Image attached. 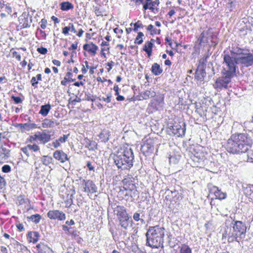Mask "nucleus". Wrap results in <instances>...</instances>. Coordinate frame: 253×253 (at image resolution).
Listing matches in <instances>:
<instances>
[{"mask_svg": "<svg viewBox=\"0 0 253 253\" xmlns=\"http://www.w3.org/2000/svg\"><path fill=\"white\" fill-rule=\"evenodd\" d=\"M230 53L224 52L223 63H226V59L229 61L230 65L235 68L236 72V64H241L244 67H248L253 65V54L246 48L233 47Z\"/></svg>", "mask_w": 253, "mask_h": 253, "instance_id": "1", "label": "nucleus"}, {"mask_svg": "<svg viewBox=\"0 0 253 253\" xmlns=\"http://www.w3.org/2000/svg\"><path fill=\"white\" fill-rule=\"evenodd\" d=\"M165 229L159 226H150L146 234V245L152 247L163 248Z\"/></svg>", "mask_w": 253, "mask_h": 253, "instance_id": "2", "label": "nucleus"}, {"mask_svg": "<svg viewBox=\"0 0 253 253\" xmlns=\"http://www.w3.org/2000/svg\"><path fill=\"white\" fill-rule=\"evenodd\" d=\"M247 141V137L245 134H233L228 140L227 150L233 154L245 152L248 149Z\"/></svg>", "mask_w": 253, "mask_h": 253, "instance_id": "3", "label": "nucleus"}, {"mask_svg": "<svg viewBox=\"0 0 253 253\" xmlns=\"http://www.w3.org/2000/svg\"><path fill=\"white\" fill-rule=\"evenodd\" d=\"M134 155L131 148L118 151L114 156V163L118 169H129L133 165Z\"/></svg>", "mask_w": 253, "mask_h": 253, "instance_id": "4", "label": "nucleus"}, {"mask_svg": "<svg viewBox=\"0 0 253 253\" xmlns=\"http://www.w3.org/2000/svg\"><path fill=\"white\" fill-rule=\"evenodd\" d=\"M226 59V63H224L226 66L222 70V76L217 79L213 84L214 87L217 89L227 88L231 79L236 75L235 68L229 64V61Z\"/></svg>", "mask_w": 253, "mask_h": 253, "instance_id": "5", "label": "nucleus"}, {"mask_svg": "<svg viewBox=\"0 0 253 253\" xmlns=\"http://www.w3.org/2000/svg\"><path fill=\"white\" fill-rule=\"evenodd\" d=\"M246 227L241 221H236L233 226L232 233L236 241L239 242L245 237Z\"/></svg>", "mask_w": 253, "mask_h": 253, "instance_id": "6", "label": "nucleus"}, {"mask_svg": "<svg viewBox=\"0 0 253 253\" xmlns=\"http://www.w3.org/2000/svg\"><path fill=\"white\" fill-rule=\"evenodd\" d=\"M212 37L213 32L211 28H209L207 30L203 31L201 33L199 38L198 39L199 44H205L208 43L209 41L211 40Z\"/></svg>", "mask_w": 253, "mask_h": 253, "instance_id": "7", "label": "nucleus"}, {"mask_svg": "<svg viewBox=\"0 0 253 253\" xmlns=\"http://www.w3.org/2000/svg\"><path fill=\"white\" fill-rule=\"evenodd\" d=\"M141 152L145 156H148L154 151V142L151 139H147L141 146Z\"/></svg>", "mask_w": 253, "mask_h": 253, "instance_id": "8", "label": "nucleus"}, {"mask_svg": "<svg viewBox=\"0 0 253 253\" xmlns=\"http://www.w3.org/2000/svg\"><path fill=\"white\" fill-rule=\"evenodd\" d=\"M47 216L51 219H57L60 221L64 220L66 218L65 214L59 210H50L47 212Z\"/></svg>", "mask_w": 253, "mask_h": 253, "instance_id": "9", "label": "nucleus"}, {"mask_svg": "<svg viewBox=\"0 0 253 253\" xmlns=\"http://www.w3.org/2000/svg\"><path fill=\"white\" fill-rule=\"evenodd\" d=\"M185 126V124L183 122H182L181 125L180 124H175L172 126V133L177 136H184L186 130Z\"/></svg>", "mask_w": 253, "mask_h": 253, "instance_id": "10", "label": "nucleus"}, {"mask_svg": "<svg viewBox=\"0 0 253 253\" xmlns=\"http://www.w3.org/2000/svg\"><path fill=\"white\" fill-rule=\"evenodd\" d=\"M29 14L26 12H23L22 14L18 18L21 27L22 28H28L30 27L31 23L32 22V16L30 17V20L28 19Z\"/></svg>", "mask_w": 253, "mask_h": 253, "instance_id": "11", "label": "nucleus"}, {"mask_svg": "<svg viewBox=\"0 0 253 253\" xmlns=\"http://www.w3.org/2000/svg\"><path fill=\"white\" fill-rule=\"evenodd\" d=\"M83 183H84L85 186L84 187V191L85 192H90L94 193L97 191V187L96 185L91 180H83Z\"/></svg>", "mask_w": 253, "mask_h": 253, "instance_id": "12", "label": "nucleus"}, {"mask_svg": "<svg viewBox=\"0 0 253 253\" xmlns=\"http://www.w3.org/2000/svg\"><path fill=\"white\" fill-rule=\"evenodd\" d=\"M211 194H214L215 198L219 200L225 199L226 198V193L221 192L217 187L213 186L209 188Z\"/></svg>", "mask_w": 253, "mask_h": 253, "instance_id": "13", "label": "nucleus"}, {"mask_svg": "<svg viewBox=\"0 0 253 253\" xmlns=\"http://www.w3.org/2000/svg\"><path fill=\"white\" fill-rule=\"evenodd\" d=\"M116 211H117L116 214L119 221L129 217L126 212V208L124 206H117Z\"/></svg>", "mask_w": 253, "mask_h": 253, "instance_id": "14", "label": "nucleus"}, {"mask_svg": "<svg viewBox=\"0 0 253 253\" xmlns=\"http://www.w3.org/2000/svg\"><path fill=\"white\" fill-rule=\"evenodd\" d=\"M53 157L61 163H64L68 160L67 155L62 150L55 151L53 155Z\"/></svg>", "mask_w": 253, "mask_h": 253, "instance_id": "15", "label": "nucleus"}, {"mask_svg": "<svg viewBox=\"0 0 253 253\" xmlns=\"http://www.w3.org/2000/svg\"><path fill=\"white\" fill-rule=\"evenodd\" d=\"M83 49L90 52L93 55H95L96 54L97 50L98 49V47L92 42H91L89 43L84 44L83 46Z\"/></svg>", "mask_w": 253, "mask_h": 253, "instance_id": "16", "label": "nucleus"}, {"mask_svg": "<svg viewBox=\"0 0 253 253\" xmlns=\"http://www.w3.org/2000/svg\"><path fill=\"white\" fill-rule=\"evenodd\" d=\"M37 137L38 140H39L41 143L45 144L48 142L50 140L51 135L50 134H47L46 133L43 132H38L36 133Z\"/></svg>", "mask_w": 253, "mask_h": 253, "instance_id": "17", "label": "nucleus"}, {"mask_svg": "<svg viewBox=\"0 0 253 253\" xmlns=\"http://www.w3.org/2000/svg\"><path fill=\"white\" fill-rule=\"evenodd\" d=\"M38 253H51L52 249L43 243L39 244L37 245Z\"/></svg>", "mask_w": 253, "mask_h": 253, "instance_id": "18", "label": "nucleus"}, {"mask_svg": "<svg viewBox=\"0 0 253 253\" xmlns=\"http://www.w3.org/2000/svg\"><path fill=\"white\" fill-rule=\"evenodd\" d=\"M206 75L205 70L198 67L195 72V78L198 81H203Z\"/></svg>", "mask_w": 253, "mask_h": 253, "instance_id": "19", "label": "nucleus"}, {"mask_svg": "<svg viewBox=\"0 0 253 253\" xmlns=\"http://www.w3.org/2000/svg\"><path fill=\"white\" fill-rule=\"evenodd\" d=\"M10 156V150L1 145L0 147V160H6Z\"/></svg>", "mask_w": 253, "mask_h": 253, "instance_id": "20", "label": "nucleus"}, {"mask_svg": "<svg viewBox=\"0 0 253 253\" xmlns=\"http://www.w3.org/2000/svg\"><path fill=\"white\" fill-rule=\"evenodd\" d=\"M192 160L194 162V167H201L203 165L204 157H201L198 154L194 155Z\"/></svg>", "mask_w": 253, "mask_h": 253, "instance_id": "21", "label": "nucleus"}, {"mask_svg": "<svg viewBox=\"0 0 253 253\" xmlns=\"http://www.w3.org/2000/svg\"><path fill=\"white\" fill-rule=\"evenodd\" d=\"M119 223L123 228L127 230L128 227H131L133 222L130 216L126 219L119 221Z\"/></svg>", "mask_w": 253, "mask_h": 253, "instance_id": "22", "label": "nucleus"}, {"mask_svg": "<svg viewBox=\"0 0 253 253\" xmlns=\"http://www.w3.org/2000/svg\"><path fill=\"white\" fill-rule=\"evenodd\" d=\"M22 131H29L37 127V125L34 123L20 124L19 125Z\"/></svg>", "mask_w": 253, "mask_h": 253, "instance_id": "23", "label": "nucleus"}, {"mask_svg": "<svg viewBox=\"0 0 253 253\" xmlns=\"http://www.w3.org/2000/svg\"><path fill=\"white\" fill-rule=\"evenodd\" d=\"M59 123L55 121L49 119H45L42 123L43 127H53L54 126L59 125Z\"/></svg>", "mask_w": 253, "mask_h": 253, "instance_id": "24", "label": "nucleus"}, {"mask_svg": "<svg viewBox=\"0 0 253 253\" xmlns=\"http://www.w3.org/2000/svg\"><path fill=\"white\" fill-rule=\"evenodd\" d=\"M110 136V132L107 129H103L99 135V138L101 139L102 141L104 142L109 140Z\"/></svg>", "mask_w": 253, "mask_h": 253, "instance_id": "25", "label": "nucleus"}, {"mask_svg": "<svg viewBox=\"0 0 253 253\" xmlns=\"http://www.w3.org/2000/svg\"><path fill=\"white\" fill-rule=\"evenodd\" d=\"M51 108V105L49 104L42 105L39 114H41L43 117H45L48 114Z\"/></svg>", "mask_w": 253, "mask_h": 253, "instance_id": "26", "label": "nucleus"}, {"mask_svg": "<svg viewBox=\"0 0 253 253\" xmlns=\"http://www.w3.org/2000/svg\"><path fill=\"white\" fill-rule=\"evenodd\" d=\"M151 71L155 76H158L163 72V69L158 64L155 63L152 66Z\"/></svg>", "mask_w": 253, "mask_h": 253, "instance_id": "27", "label": "nucleus"}, {"mask_svg": "<svg viewBox=\"0 0 253 253\" xmlns=\"http://www.w3.org/2000/svg\"><path fill=\"white\" fill-rule=\"evenodd\" d=\"M60 6V9L63 11H67L74 8L73 4L69 1L61 2Z\"/></svg>", "mask_w": 253, "mask_h": 253, "instance_id": "28", "label": "nucleus"}, {"mask_svg": "<svg viewBox=\"0 0 253 253\" xmlns=\"http://www.w3.org/2000/svg\"><path fill=\"white\" fill-rule=\"evenodd\" d=\"M39 234L38 232L36 231L28 232L27 234V237L31 239V240H30V242H33L34 243L38 241L39 240Z\"/></svg>", "mask_w": 253, "mask_h": 253, "instance_id": "29", "label": "nucleus"}, {"mask_svg": "<svg viewBox=\"0 0 253 253\" xmlns=\"http://www.w3.org/2000/svg\"><path fill=\"white\" fill-rule=\"evenodd\" d=\"M73 75L72 73L71 72H67L66 74L65 77L64 79L61 82V84L63 85H66L67 84V82H74L75 81V79H73L71 76Z\"/></svg>", "mask_w": 253, "mask_h": 253, "instance_id": "30", "label": "nucleus"}, {"mask_svg": "<svg viewBox=\"0 0 253 253\" xmlns=\"http://www.w3.org/2000/svg\"><path fill=\"white\" fill-rule=\"evenodd\" d=\"M244 192L245 195L250 196V198L252 199L253 198V185L246 187L244 190Z\"/></svg>", "mask_w": 253, "mask_h": 253, "instance_id": "31", "label": "nucleus"}, {"mask_svg": "<svg viewBox=\"0 0 253 253\" xmlns=\"http://www.w3.org/2000/svg\"><path fill=\"white\" fill-rule=\"evenodd\" d=\"M160 3L159 0H155L153 1L149 2L150 4V8L149 9L151 10L154 13H156L158 12V8H155L154 6L157 5H158Z\"/></svg>", "mask_w": 253, "mask_h": 253, "instance_id": "32", "label": "nucleus"}, {"mask_svg": "<svg viewBox=\"0 0 253 253\" xmlns=\"http://www.w3.org/2000/svg\"><path fill=\"white\" fill-rule=\"evenodd\" d=\"M156 95V92L153 90H146L143 94V97L144 99H147L154 97Z\"/></svg>", "mask_w": 253, "mask_h": 253, "instance_id": "33", "label": "nucleus"}, {"mask_svg": "<svg viewBox=\"0 0 253 253\" xmlns=\"http://www.w3.org/2000/svg\"><path fill=\"white\" fill-rule=\"evenodd\" d=\"M27 218L31 220L36 224H37L40 221L41 219V216L39 214H35L28 217Z\"/></svg>", "mask_w": 253, "mask_h": 253, "instance_id": "34", "label": "nucleus"}, {"mask_svg": "<svg viewBox=\"0 0 253 253\" xmlns=\"http://www.w3.org/2000/svg\"><path fill=\"white\" fill-rule=\"evenodd\" d=\"M52 159L48 156H44L42 158V162L44 165L47 166L51 163Z\"/></svg>", "mask_w": 253, "mask_h": 253, "instance_id": "35", "label": "nucleus"}, {"mask_svg": "<svg viewBox=\"0 0 253 253\" xmlns=\"http://www.w3.org/2000/svg\"><path fill=\"white\" fill-rule=\"evenodd\" d=\"M144 36L143 33L139 32L138 33L137 36L134 42L138 44H140L143 42L142 37Z\"/></svg>", "mask_w": 253, "mask_h": 253, "instance_id": "36", "label": "nucleus"}, {"mask_svg": "<svg viewBox=\"0 0 253 253\" xmlns=\"http://www.w3.org/2000/svg\"><path fill=\"white\" fill-rule=\"evenodd\" d=\"M180 253H192L190 248L186 245H183L181 247Z\"/></svg>", "mask_w": 253, "mask_h": 253, "instance_id": "37", "label": "nucleus"}, {"mask_svg": "<svg viewBox=\"0 0 253 253\" xmlns=\"http://www.w3.org/2000/svg\"><path fill=\"white\" fill-rule=\"evenodd\" d=\"M152 42H154V40L153 39H151V41L150 42H147L145 43V44H144V45L143 46V50L145 51V49H152V47H153V43Z\"/></svg>", "mask_w": 253, "mask_h": 253, "instance_id": "38", "label": "nucleus"}, {"mask_svg": "<svg viewBox=\"0 0 253 253\" xmlns=\"http://www.w3.org/2000/svg\"><path fill=\"white\" fill-rule=\"evenodd\" d=\"M27 148H29L30 150H31L33 152H37L40 150L39 146L37 144H28L27 145Z\"/></svg>", "mask_w": 253, "mask_h": 253, "instance_id": "39", "label": "nucleus"}, {"mask_svg": "<svg viewBox=\"0 0 253 253\" xmlns=\"http://www.w3.org/2000/svg\"><path fill=\"white\" fill-rule=\"evenodd\" d=\"M133 218L135 221H140L142 223H144V219L140 217L139 213L135 212L133 215Z\"/></svg>", "mask_w": 253, "mask_h": 253, "instance_id": "40", "label": "nucleus"}, {"mask_svg": "<svg viewBox=\"0 0 253 253\" xmlns=\"http://www.w3.org/2000/svg\"><path fill=\"white\" fill-rule=\"evenodd\" d=\"M143 27V25L140 23V21H138L134 24V28L133 31L134 32H136L138 30L139 28H142Z\"/></svg>", "mask_w": 253, "mask_h": 253, "instance_id": "41", "label": "nucleus"}, {"mask_svg": "<svg viewBox=\"0 0 253 253\" xmlns=\"http://www.w3.org/2000/svg\"><path fill=\"white\" fill-rule=\"evenodd\" d=\"M11 170V167L8 165H5L2 167V171L4 173H7Z\"/></svg>", "mask_w": 253, "mask_h": 253, "instance_id": "42", "label": "nucleus"}, {"mask_svg": "<svg viewBox=\"0 0 253 253\" xmlns=\"http://www.w3.org/2000/svg\"><path fill=\"white\" fill-rule=\"evenodd\" d=\"M37 51L42 54H45L47 52V50L45 47H41L37 48Z\"/></svg>", "mask_w": 253, "mask_h": 253, "instance_id": "43", "label": "nucleus"}, {"mask_svg": "<svg viewBox=\"0 0 253 253\" xmlns=\"http://www.w3.org/2000/svg\"><path fill=\"white\" fill-rule=\"evenodd\" d=\"M11 99H12L16 104L21 103L22 101L21 98L18 96H14V95H12L11 96Z\"/></svg>", "mask_w": 253, "mask_h": 253, "instance_id": "44", "label": "nucleus"}, {"mask_svg": "<svg viewBox=\"0 0 253 253\" xmlns=\"http://www.w3.org/2000/svg\"><path fill=\"white\" fill-rule=\"evenodd\" d=\"M79 232L76 230H73L72 229L70 230L68 234H71L73 237H76L79 236Z\"/></svg>", "mask_w": 253, "mask_h": 253, "instance_id": "45", "label": "nucleus"}, {"mask_svg": "<svg viewBox=\"0 0 253 253\" xmlns=\"http://www.w3.org/2000/svg\"><path fill=\"white\" fill-rule=\"evenodd\" d=\"M111 94H108L107 96V98H105L104 97H102L101 98H99L100 100H103L107 103H109L111 102Z\"/></svg>", "mask_w": 253, "mask_h": 253, "instance_id": "46", "label": "nucleus"}, {"mask_svg": "<svg viewBox=\"0 0 253 253\" xmlns=\"http://www.w3.org/2000/svg\"><path fill=\"white\" fill-rule=\"evenodd\" d=\"M6 184V182L4 178L0 175V189H2Z\"/></svg>", "mask_w": 253, "mask_h": 253, "instance_id": "47", "label": "nucleus"}, {"mask_svg": "<svg viewBox=\"0 0 253 253\" xmlns=\"http://www.w3.org/2000/svg\"><path fill=\"white\" fill-rule=\"evenodd\" d=\"M94 13L96 16H103L102 12L101 11V10L98 7H97V6L95 7L94 8Z\"/></svg>", "mask_w": 253, "mask_h": 253, "instance_id": "48", "label": "nucleus"}, {"mask_svg": "<svg viewBox=\"0 0 253 253\" xmlns=\"http://www.w3.org/2000/svg\"><path fill=\"white\" fill-rule=\"evenodd\" d=\"M69 135H64L62 137H60L58 139H57L60 143H64L65 142L68 138Z\"/></svg>", "mask_w": 253, "mask_h": 253, "instance_id": "49", "label": "nucleus"}, {"mask_svg": "<svg viewBox=\"0 0 253 253\" xmlns=\"http://www.w3.org/2000/svg\"><path fill=\"white\" fill-rule=\"evenodd\" d=\"M21 150L24 154L26 155L27 157L30 156V154L28 151L29 149V148H27V145L26 147L21 148Z\"/></svg>", "mask_w": 253, "mask_h": 253, "instance_id": "50", "label": "nucleus"}, {"mask_svg": "<svg viewBox=\"0 0 253 253\" xmlns=\"http://www.w3.org/2000/svg\"><path fill=\"white\" fill-rule=\"evenodd\" d=\"M5 11L8 13V14H10L12 12V8L10 6L9 4H5Z\"/></svg>", "mask_w": 253, "mask_h": 253, "instance_id": "51", "label": "nucleus"}, {"mask_svg": "<svg viewBox=\"0 0 253 253\" xmlns=\"http://www.w3.org/2000/svg\"><path fill=\"white\" fill-rule=\"evenodd\" d=\"M70 30V26H66L63 28L62 33L66 35L69 34V31Z\"/></svg>", "mask_w": 253, "mask_h": 253, "instance_id": "52", "label": "nucleus"}, {"mask_svg": "<svg viewBox=\"0 0 253 253\" xmlns=\"http://www.w3.org/2000/svg\"><path fill=\"white\" fill-rule=\"evenodd\" d=\"M31 82L32 83V85L33 86H34L35 87H37V85L38 84V82L36 81V78L35 77H33L32 78Z\"/></svg>", "mask_w": 253, "mask_h": 253, "instance_id": "53", "label": "nucleus"}, {"mask_svg": "<svg viewBox=\"0 0 253 253\" xmlns=\"http://www.w3.org/2000/svg\"><path fill=\"white\" fill-rule=\"evenodd\" d=\"M114 64V62L112 61H111L110 62H108L106 65L107 66H108L109 68L107 69V71L109 72L112 69Z\"/></svg>", "mask_w": 253, "mask_h": 253, "instance_id": "54", "label": "nucleus"}, {"mask_svg": "<svg viewBox=\"0 0 253 253\" xmlns=\"http://www.w3.org/2000/svg\"><path fill=\"white\" fill-rule=\"evenodd\" d=\"M62 229L65 231H68V234L69 233L70 230L72 229V228L68 227L66 225H63L62 226Z\"/></svg>", "mask_w": 253, "mask_h": 253, "instance_id": "55", "label": "nucleus"}, {"mask_svg": "<svg viewBox=\"0 0 253 253\" xmlns=\"http://www.w3.org/2000/svg\"><path fill=\"white\" fill-rule=\"evenodd\" d=\"M73 195L72 194L70 196V198L66 201V203L67 204H69V207H70L73 204Z\"/></svg>", "mask_w": 253, "mask_h": 253, "instance_id": "56", "label": "nucleus"}, {"mask_svg": "<svg viewBox=\"0 0 253 253\" xmlns=\"http://www.w3.org/2000/svg\"><path fill=\"white\" fill-rule=\"evenodd\" d=\"M52 145L55 148H58L60 145V143L58 140L52 142Z\"/></svg>", "mask_w": 253, "mask_h": 253, "instance_id": "57", "label": "nucleus"}, {"mask_svg": "<svg viewBox=\"0 0 253 253\" xmlns=\"http://www.w3.org/2000/svg\"><path fill=\"white\" fill-rule=\"evenodd\" d=\"M150 8L149 2H146L143 4V8L146 10Z\"/></svg>", "mask_w": 253, "mask_h": 253, "instance_id": "58", "label": "nucleus"}, {"mask_svg": "<svg viewBox=\"0 0 253 253\" xmlns=\"http://www.w3.org/2000/svg\"><path fill=\"white\" fill-rule=\"evenodd\" d=\"M132 1L135 2L136 5H139L141 3H143V0H131Z\"/></svg>", "mask_w": 253, "mask_h": 253, "instance_id": "59", "label": "nucleus"}, {"mask_svg": "<svg viewBox=\"0 0 253 253\" xmlns=\"http://www.w3.org/2000/svg\"><path fill=\"white\" fill-rule=\"evenodd\" d=\"M16 226L19 231L22 232V231H24V228L23 225L22 224L19 223V224H17L16 225Z\"/></svg>", "mask_w": 253, "mask_h": 253, "instance_id": "60", "label": "nucleus"}, {"mask_svg": "<svg viewBox=\"0 0 253 253\" xmlns=\"http://www.w3.org/2000/svg\"><path fill=\"white\" fill-rule=\"evenodd\" d=\"M36 136V134H35L33 136H31L29 138V141L31 142H32L36 140H38V137H37V136Z\"/></svg>", "mask_w": 253, "mask_h": 253, "instance_id": "61", "label": "nucleus"}, {"mask_svg": "<svg viewBox=\"0 0 253 253\" xmlns=\"http://www.w3.org/2000/svg\"><path fill=\"white\" fill-rule=\"evenodd\" d=\"M69 26H70V30L74 32V33H77V31L75 29L74 26V25L73 23H70L69 24Z\"/></svg>", "mask_w": 253, "mask_h": 253, "instance_id": "62", "label": "nucleus"}, {"mask_svg": "<svg viewBox=\"0 0 253 253\" xmlns=\"http://www.w3.org/2000/svg\"><path fill=\"white\" fill-rule=\"evenodd\" d=\"M86 166L87 167V168H88V169L90 170H94V167L91 165L90 162H87V164H86Z\"/></svg>", "mask_w": 253, "mask_h": 253, "instance_id": "63", "label": "nucleus"}, {"mask_svg": "<svg viewBox=\"0 0 253 253\" xmlns=\"http://www.w3.org/2000/svg\"><path fill=\"white\" fill-rule=\"evenodd\" d=\"M77 46H78V42H75V43H74L72 44L71 47H70L69 49L70 50L72 48L73 49L75 50L77 48Z\"/></svg>", "mask_w": 253, "mask_h": 253, "instance_id": "64", "label": "nucleus"}]
</instances>
